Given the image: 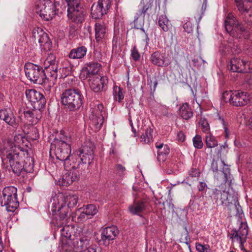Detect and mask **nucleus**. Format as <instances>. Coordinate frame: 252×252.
<instances>
[{
	"mask_svg": "<svg viewBox=\"0 0 252 252\" xmlns=\"http://www.w3.org/2000/svg\"><path fill=\"white\" fill-rule=\"evenodd\" d=\"M78 201V196L75 194H57L53 200L51 211L53 216L52 223L59 228L67 223L68 214L71 208L74 207Z\"/></svg>",
	"mask_w": 252,
	"mask_h": 252,
	"instance_id": "obj_1",
	"label": "nucleus"
},
{
	"mask_svg": "<svg viewBox=\"0 0 252 252\" xmlns=\"http://www.w3.org/2000/svg\"><path fill=\"white\" fill-rule=\"evenodd\" d=\"M19 148L16 147L11 140L4 139L0 144V157L2 166L3 168L12 170L13 173L19 175L24 169L21 162Z\"/></svg>",
	"mask_w": 252,
	"mask_h": 252,
	"instance_id": "obj_2",
	"label": "nucleus"
},
{
	"mask_svg": "<svg viewBox=\"0 0 252 252\" xmlns=\"http://www.w3.org/2000/svg\"><path fill=\"white\" fill-rule=\"evenodd\" d=\"M69 140L70 138L63 135L60 139H55L51 145V149H54L57 158L64 161L65 169H68L71 165V158H69L71 148L68 143Z\"/></svg>",
	"mask_w": 252,
	"mask_h": 252,
	"instance_id": "obj_3",
	"label": "nucleus"
},
{
	"mask_svg": "<svg viewBox=\"0 0 252 252\" xmlns=\"http://www.w3.org/2000/svg\"><path fill=\"white\" fill-rule=\"evenodd\" d=\"M83 96L78 90L69 89L63 94L62 102L71 111L79 109L83 103Z\"/></svg>",
	"mask_w": 252,
	"mask_h": 252,
	"instance_id": "obj_4",
	"label": "nucleus"
},
{
	"mask_svg": "<svg viewBox=\"0 0 252 252\" xmlns=\"http://www.w3.org/2000/svg\"><path fill=\"white\" fill-rule=\"evenodd\" d=\"M17 192V188L14 186L6 187L3 189L0 197L1 204L5 206L8 212H14L19 206Z\"/></svg>",
	"mask_w": 252,
	"mask_h": 252,
	"instance_id": "obj_5",
	"label": "nucleus"
},
{
	"mask_svg": "<svg viewBox=\"0 0 252 252\" xmlns=\"http://www.w3.org/2000/svg\"><path fill=\"white\" fill-rule=\"evenodd\" d=\"M59 7L55 2L51 1L40 0L36 2L35 5L36 12L44 20H51L56 14V11L59 10Z\"/></svg>",
	"mask_w": 252,
	"mask_h": 252,
	"instance_id": "obj_6",
	"label": "nucleus"
},
{
	"mask_svg": "<svg viewBox=\"0 0 252 252\" xmlns=\"http://www.w3.org/2000/svg\"><path fill=\"white\" fill-rule=\"evenodd\" d=\"M67 6V16L72 22L81 23L84 20L81 0H67L65 4Z\"/></svg>",
	"mask_w": 252,
	"mask_h": 252,
	"instance_id": "obj_7",
	"label": "nucleus"
},
{
	"mask_svg": "<svg viewBox=\"0 0 252 252\" xmlns=\"http://www.w3.org/2000/svg\"><path fill=\"white\" fill-rule=\"evenodd\" d=\"M106 116V112L102 103H98L94 108H91V114L90 118L92 120V125L95 131L101 127Z\"/></svg>",
	"mask_w": 252,
	"mask_h": 252,
	"instance_id": "obj_8",
	"label": "nucleus"
},
{
	"mask_svg": "<svg viewBox=\"0 0 252 252\" xmlns=\"http://www.w3.org/2000/svg\"><path fill=\"white\" fill-rule=\"evenodd\" d=\"M94 149L92 143H89L75 151L73 156H77L80 158L81 161L90 165L94 159Z\"/></svg>",
	"mask_w": 252,
	"mask_h": 252,
	"instance_id": "obj_9",
	"label": "nucleus"
},
{
	"mask_svg": "<svg viewBox=\"0 0 252 252\" xmlns=\"http://www.w3.org/2000/svg\"><path fill=\"white\" fill-rule=\"evenodd\" d=\"M240 224L238 229L235 228L232 230L230 238L239 242L240 244V248L242 249L248 235V227L245 222L240 221Z\"/></svg>",
	"mask_w": 252,
	"mask_h": 252,
	"instance_id": "obj_10",
	"label": "nucleus"
},
{
	"mask_svg": "<svg viewBox=\"0 0 252 252\" xmlns=\"http://www.w3.org/2000/svg\"><path fill=\"white\" fill-rule=\"evenodd\" d=\"M230 184H221L220 187L222 191L221 194L220 199L222 203L227 201L229 204H234L237 207V204H238V197L237 194L230 189Z\"/></svg>",
	"mask_w": 252,
	"mask_h": 252,
	"instance_id": "obj_11",
	"label": "nucleus"
},
{
	"mask_svg": "<svg viewBox=\"0 0 252 252\" xmlns=\"http://www.w3.org/2000/svg\"><path fill=\"white\" fill-rule=\"evenodd\" d=\"M250 100V95L247 92L235 91L230 95L229 102L234 106H242L247 104Z\"/></svg>",
	"mask_w": 252,
	"mask_h": 252,
	"instance_id": "obj_12",
	"label": "nucleus"
},
{
	"mask_svg": "<svg viewBox=\"0 0 252 252\" xmlns=\"http://www.w3.org/2000/svg\"><path fill=\"white\" fill-rule=\"evenodd\" d=\"M150 61L154 64L160 67H166L169 65L171 61L168 55L162 54L159 51L154 52L150 57Z\"/></svg>",
	"mask_w": 252,
	"mask_h": 252,
	"instance_id": "obj_13",
	"label": "nucleus"
},
{
	"mask_svg": "<svg viewBox=\"0 0 252 252\" xmlns=\"http://www.w3.org/2000/svg\"><path fill=\"white\" fill-rule=\"evenodd\" d=\"M70 167L68 169H65L66 170H70L76 171L77 174H79V176L82 174H85L89 171V167L90 165L85 163V162L78 161L76 158L71 156V161H70Z\"/></svg>",
	"mask_w": 252,
	"mask_h": 252,
	"instance_id": "obj_14",
	"label": "nucleus"
},
{
	"mask_svg": "<svg viewBox=\"0 0 252 252\" xmlns=\"http://www.w3.org/2000/svg\"><path fill=\"white\" fill-rule=\"evenodd\" d=\"M26 76L29 79L41 78L42 68L31 63H27L25 65Z\"/></svg>",
	"mask_w": 252,
	"mask_h": 252,
	"instance_id": "obj_15",
	"label": "nucleus"
},
{
	"mask_svg": "<svg viewBox=\"0 0 252 252\" xmlns=\"http://www.w3.org/2000/svg\"><path fill=\"white\" fill-rule=\"evenodd\" d=\"M118 228L114 225L105 228L101 233V239L105 245H108L110 241L115 239L119 234Z\"/></svg>",
	"mask_w": 252,
	"mask_h": 252,
	"instance_id": "obj_16",
	"label": "nucleus"
},
{
	"mask_svg": "<svg viewBox=\"0 0 252 252\" xmlns=\"http://www.w3.org/2000/svg\"><path fill=\"white\" fill-rule=\"evenodd\" d=\"M32 36L35 42L37 41L40 46L50 45L49 38L48 34L40 28H34L32 31Z\"/></svg>",
	"mask_w": 252,
	"mask_h": 252,
	"instance_id": "obj_17",
	"label": "nucleus"
},
{
	"mask_svg": "<svg viewBox=\"0 0 252 252\" xmlns=\"http://www.w3.org/2000/svg\"><path fill=\"white\" fill-rule=\"evenodd\" d=\"M101 65L97 63L92 62L87 64L86 66L83 68L81 76L86 75V78L93 77L95 75L98 74Z\"/></svg>",
	"mask_w": 252,
	"mask_h": 252,
	"instance_id": "obj_18",
	"label": "nucleus"
},
{
	"mask_svg": "<svg viewBox=\"0 0 252 252\" xmlns=\"http://www.w3.org/2000/svg\"><path fill=\"white\" fill-rule=\"evenodd\" d=\"M67 171V172L59 180V185L68 186L79 179V174H77L76 171H73L72 169Z\"/></svg>",
	"mask_w": 252,
	"mask_h": 252,
	"instance_id": "obj_19",
	"label": "nucleus"
},
{
	"mask_svg": "<svg viewBox=\"0 0 252 252\" xmlns=\"http://www.w3.org/2000/svg\"><path fill=\"white\" fill-rule=\"evenodd\" d=\"M230 69L234 72H245L247 71L246 62L239 58H233L230 62Z\"/></svg>",
	"mask_w": 252,
	"mask_h": 252,
	"instance_id": "obj_20",
	"label": "nucleus"
},
{
	"mask_svg": "<svg viewBox=\"0 0 252 252\" xmlns=\"http://www.w3.org/2000/svg\"><path fill=\"white\" fill-rule=\"evenodd\" d=\"M24 114L25 117L29 121L31 125L37 124L41 118V110L33 108L32 110L25 109L24 111Z\"/></svg>",
	"mask_w": 252,
	"mask_h": 252,
	"instance_id": "obj_21",
	"label": "nucleus"
},
{
	"mask_svg": "<svg viewBox=\"0 0 252 252\" xmlns=\"http://www.w3.org/2000/svg\"><path fill=\"white\" fill-rule=\"evenodd\" d=\"M233 37L237 38H247L248 37L249 33L247 31V27L241 23H238L234 28H232V31L228 32Z\"/></svg>",
	"mask_w": 252,
	"mask_h": 252,
	"instance_id": "obj_22",
	"label": "nucleus"
},
{
	"mask_svg": "<svg viewBox=\"0 0 252 252\" xmlns=\"http://www.w3.org/2000/svg\"><path fill=\"white\" fill-rule=\"evenodd\" d=\"M156 147L158 149V160L161 162L164 161L168 155L170 149L168 145H164L162 143L156 142Z\"/></svg>",
	"mask_w": 252,
	"mask_h": 252,
	"instance_id": "obj_23",
	"label": "nucleus"
},
{
	"mask_svg": "<svg viewBox=\"0 0 252 252\" xmlns=\"http://www.w3.org/2000/svg\"><path fill=\"white\" fill-rule=\"evenodd\" d=\"M83 211L81 212L78 218L81 219H88L91 216L95 215L98 210L96 207L93 204H90L83 207Z\"/></svg>",
	"mask_w": 252,
	"mask_h": 252,
	"instance_id": "obj_24",
	"label": "nucleus"
},
{
	"mask_svg": "<svg viewBox=\"0 0 252 252\" xmlns=\"http://www.w3.org/2000/svg\"><path fill=\"white\" fill-rule=\"evenodd\" d=\"M87 51V48L83 46L73 48L69 54V58L72 59H82L86 55Z\"/></svg>",
	"mask_w": 252,
	"mask_h": 252,
	"instance_id": "obj_25",
	"label": "nucleus"
},
{
	"mask_svg": "<svg viewBox=\"0 0 252 252\" xmlns=\"http://www.w3.org/2000/svg\"><path fill=\"white\" fill-rule=\"evenodd\" d=\"M95 27V38L97 42L101 41L105 36L106 27L100 23H96Z\"/></svg>",
	"mask_w": 252,
	"mask_h": 252,
	"instance_id": "obj_26",
	"label": "nucleus"
},
{
	"mask_svg": "<svg viewBox=\"0 0 252 252\" xmlns=\"http://www.w3.org/2000/svg\"><path fill=\"white\" fill-rule=\"evenodd\" d=\"M128 209L132 214L140 215L145 210V205L143 202H134L129 206Z\"/></svg>",
	"mask_w": 252,
	"mask_h": 252,
	"instance_id": "obj_27",
	"label": "nucleus"
},
{
	"mask_svg": "<svg viewBox=\"0 0 252 252\" xmlns=\"http://www.w3.org/2000/svg\"><path fill=\"white\" fill-rule=\"evenodd\" d=\"M144 132L140 137V141L143 143H149L153 141L154 130L150 126H146Z\"/></svg>",
	"mask_w": 252,
	"mask_h": 252,
	"instance_id": "obj_28",
	"label": "nucleus"
},
{
	"mask_svg": "<svg viewBox=\"0 0 252 252\" xmlns=\"http://www.w3.org/2000/svg\"><path fill=\"white\" fill-rule=\"evenodd\" d=\"M238 23L239 22L234 15L231 13H228L224 22L225 28L227 32L232 31V28H234Z\"/></svg>",
	"mask_w": 252,
	"mask_h": 252,
	"instance_id": "obj_29",
	"label": "nucleus"
},
{
	"mask_svg": "<svg viewBox=\"0 0 252 252\" xmlns=\"http://www.w3.org/2000/svg\"><path fill=\"white\" fill-rule=\"evenodd\" d=\"M91 14L93 18L98 19L101 18L104 14H107V12L104 11V10L97 3H94L92 6Z\"/></svg>",
	"mask_w": 252,
	"mask_h": 252,
	"instance_id": "obj_30",
	"label": "nucleus"
},
{
	"mask_svg": "<svg viewBox=\"0 0 252 252\" xmlns=\"http://www.w3.org/2000/svg\"><path fill=\"white\" fill-rule=\"evenodd\" d=\"M180 114L181 117L185 120H188L193 116V112L187 103L183 104L181 107Z\"/></svg>",
	"mask_w": 252,
	"mask_h": 252,
	"instance_id": "obj_31",
	"label": "nucleus"
},
{
	"mask_svg": "<svg viewBox=\"0 0 252 252\" xmlns=\"http://www.w3.org/2000/svg\"><path fill=\"white\" fill-rule=\"evenodd\" d=\"M90 81H91L89 83L91 88L96 93L102 91L105 84L104 80H90Z\"/></svg>",
	"mask_w": 252,
	"mask_h": 252,
	"instance_id": "obj_32",
	"label": "nucleus"
},
{
	"mask_svg": "<svg viewBox=\"0 0 252 252\" xmlns=\"http://www.w3.org/2000/svg\"><path fill=\"white\" fill-rule=\"evenodd\" d=\"M52 69L49 66L46 67L44 70L42 69L41 79H49L50 78L57 79V72L56 69H53V67H52Z\"/></svg>",
	"mask_w": 252,
	"mask_h": 252,
	"instance_id": "obj_33",
	"label": "nucleus"
},
{
	"mask_svg": "<svg viewBox=\"0 0 252 252\" xmlns=\"http://www.w3.org/2000/svg\"><path fill=\"white\" fill-rule=\"evenodd\" d=\"M41 93L35 90L31 89L26 91V95L29 102L31 104L32 103H35L36 98H40Z\"/></svg>",
	"mask_w": 252,
	"mask_h": 252,
	"instance_id": "obj_34",
	"label": "nucleus"
},
{
	"mask_svg": "<svg viewBox=\"0 0 252 252\" xmlns=\"http://www.w3.org/2000/svg\"><path fill=\"white\" fill-rule=\"evenodd\" d=\"M39 99L37 98L35 100V103H32L31 105L34 109L40 110L44 108L46 101L44 95L41 93Z\"/></svg>",
	"mask_w": 252,
	"mask_h": 252,
	"instance_id": "obj_35",
	"label": "nucleus"
},
{
	"mask_svg": "<svg viewBox=\"0 0 252 252\" xmlns=\"http://www.w3.org/2000/svg\"><path fill=\"white\" fill-rule=\"evenodd\" d=\"M77 246L81 252L91 245H90L89 239L87 237L85 236L80 238L79 241L77 243Z\"/></svg>",
	"mask_w": 252,
	"mask_h": 252,
	"instance_id": "obj_36",
	"label": "nucleus"
},
{
	"mask_svg": "<svg viewBox=\"0 0 252 252\" xmlns=\"http://www.w3.org/2000/svg\"><path fill=\"white\" fill-rule=\"evenodd\" d=\"M158 23L164 31L166 32L169 29L170 24L165 15H162L159 17Z\"/></svg>",
	"mask_w": 252,
	"mask_h": 252,
	"instance_id": "obj_37",
	"label": "nucleus"
},
{
	"mask_svg": "<svg viewBox=\"0 0 252 252\" xmlns=\"http://www.w3.org/2000/svg\"><path fill=\"white\" fill-rule=\"evenodd\" d=\"M205 143L207 147L209 148H214L218 145L217 140L210 133L206 134Z\"/></svg>",
	"mask_w": 252,
	"mask_h": 252,
	"instance_id": "obj_38",
	"label": "nucleus"
},
{
	"mask_svg": "<svg viewBox=\"0 0 252 252\" xmlns=\"http://www.w3.org/2000/svg\"><path fill=\"white\" fill-rule=\"evenodd\" d=\"M234 2L238 11L241 14L247 13L249 12V8L244 4V0H235Z\"/></svg>",
	"mask_w": 252,
	"mask_h": 252,
	"instance_id": "obj_39",
	"label": "nucleus"
},
{
	"mask_svg": "<svg viewBox=\"0 0 252 252\" xmlns=\"http://www.w3.org/2000/svg\"><path fill=\"white\" fill-rule=\"evenodd\" d=\"M113 95L114 99L116 100H118L119 102H121L124 97L122 89L117 86H114Z\"/></svg>",
	"mask_w": 252,
	"mask_h": 252,
	"instance_id": "obj_40",
	"label": "nucleus"
},
{
	"mask_svg": "<svg viewBox=\"0 0 252 252\" xmlns=\"http://www.w3.org/2000/svg\"><path fill=\"white\" fill-rule=\"evenodd\" d=\"M34 83H38L43 85L45 89L50 90L54 84V82H51L50 80H32Z\"/></svg>",
	"mask_w": 252,
	"mask_h": 252,
	"instance_id": "obj_41",
	"label": "nucleus"
},
{
	"mask_svg": "<svg viewBox=\"0 0 252 252\" xmlns=\"http://www.w3.org/2000/svg\"><path fill=\"white\" fill-rule=\"evenodd\" d=\"M97 4L101 6V8L104 10V11H106L107 13L111 6L112 0H98Z\"/></svg>",
	"mask_w": 252,
	"mask_h": 252,
	"instance_id": "obj_42",
	"label": "nucleus"
},
{
	"mask_svg": "<svg viewBox=\"0 0 252 252\" xmlns=\"http://www.w3.org/2000/svg\"><path fill=\"white\" fill-rule=\"evenodd\" d=\"M193 146L195 148L201 149L203 147V143L202 138L199 135H196L192 139Z\"/></svg>",
	"mask_w": 252,
	"mask_h": 252,
	"instance_id": "obj_43",
	"label": "nucleus"
},
{
	"mask_svg": "<svg viewBox=\"0 0 252 252\" xmlns=\"http://www.w3.org/2000/svg\"><path fill=\"white\" fill-rule=\"evenodd\" d=\"M61 234L62 237L67 239L71 238V232L70 231V227L69 225H64L60 230Z\"/></svg>",
	"mask_w": 252,
	"mask_h": 252,
	"instance_id": "obj_44",
	"label": "nucleus"
},
{
	"mask_svg": "<svg viewBox=\"0 0 252 252\" xmlns=\"http://www.w3.org/2000/svg\"><path fill=\"white\" fill-rule=\"evenodd\" d=\"M199 124L203 132L206 134L210 133L209 125L206 120L201 119L199 121Z\"/></svg>",
	"mask_w": 252,
	"mask_h": 252,
	"instance_id": "obj_45",
	"label": "nucleus"
},
{
	"mask_svg": "<svg viewBox=\"0 0 252 252\" xmlns=\"http://www.w3.org/2000/svg\"><path fill=\"white\" fill-rule=\"evenodd\" d=\"M1 119L4 121L7 124L13 127H16L18 126L17 123L16 122V118L13 114H12V116H10V117L8 116L7 118H1Z\"/></svg>",
	"mask_w": 252,
	"mask_h": 252,
	"instance_id": "obj_46",
	"label": "nucleus"
},
{
	"mask_svg": "<svg viewBox=\"0 0 252 252\" xmlns=\"http://www.w3.org/2000/svg\"><path fill=\"white\" fill-rule=\"evenodd\" d=\"M56 56L53 53L49 54L45 60V63H49L51 65H55L56 63Z\"/></svg>",
	"mask_w": 252,
	"mask_h": 252,
	"instance_id": "obj_47",
	"label": "nucleus"
},
{
	"mask_svg": "<svg viewBox=\"0 0 252 252\" xmlns=\"http://www.w3.org/2000/svg\"><path fill=\"white\" fill-rule=\"evenodd\" d=\"M131 56L134 61L139 60L140 55L136 46H134L131 51Z\"/></svg>",
	"mask_w": 252,
	"mask_h": 252,
	"instance_id": "obj_48",
	"label": "nucleus"
},
{
	"mask_svg": "<svg viewBox=\"0 0 252 252\" xmlns=\"http://www.w3.org/2000/svg\"><path fill=\"white\" fill-rule=\"evenodd\" d=\"M196 249L198 252H209V247L208 245L196 243Z\"/></svg>",
	"mask_w": 252,
	"mask_h": 252,
	"instance_id": "obj_49",
	"label": "nucleus"
},
{
	"mask_svg": "<svg viewBox=\"0 0 252 252\" xmlns=\"http://www.w3.org/2000/svg\"><path fill=\"white\" fill-rule=\"evenodd\" d=\"M13 114L10 109L1 110L0 111V118H7L8 116H12Z\"/></svg>",
	"mask_w": 252,
	"mask_h": 252,
	"instance_id": "obj_50",
	"label": "nucleus"
},
{
	"mask_svg": "<svg viewBox=\"0 0 252 252\" xmlns=\"http://www.w3.org/2000/svg\"><path fill=\"white\" fill-rule=\"evenodd\" d=\"M199 174L200 172L197 169L191 168L189 172L188 180H189L190 178H197L199 176Z\"/></svg>",
	"mask_w": 252,
	"mask_h": 252,
	"instance_id": "obj_51",
	"label": "nucleus"
},
{
	"mask_svg": "<svg viewBox=\"0 0 252 252\" xmlns=\"http://www.w3.org/2000/svg\"><path fill=\"white\" fill-rule=\"evenodd\" d=\"M183 28L185 32L190 33L193 31V26L190 21H187L184 24Z\"/></svg>",
	"mask_w": 252,
	"mask_h": 252,
	"instance_id": "obj_52",
	"label": "nucleus"
},
{
	"mask_svg": "<svg viewBox=\"0 0 252 252\" xmlns=\"http://www.w3.org/2000/svg\"><path fill=\"white\" fill-rule=\"evenodd\" d=\"M116 174L119 176H122L125 174L126 168L121 164H117L116 165Z\"/></svg>",
	"mask_w": 252,
	"mask_h": 252,
	"instance_id": "obj_53",
	"label": "nucleus"
},
{
	"mask_svg": "<svg viewBox=\"0 0 252 252\" xmlns=\"http://www.w3.org/2000/svg\"><path fill=\"white\" fill-rule=\"evenodd\" d=\"M158 84V82L156 80H150V81L148 83V85L150 86L151 92L152 93H154L156 89L157 85Z\"/></svg>",
	"mask_w": 252,
	"mask_h": 252,
	"instance_id": "obj_54",
	"label": "nucleus"
},
{
	"mask_svg": "<svg viewBox=\"0 0 252 252\" xmlns=\"http://www.w3.org/2000/svg\"><path fill=\"white\" fill-rule=\"evenodd\" d=\"M177 139L178 141L183 142L185 141L186 136L184 133L183 131H180L179 132H178L177 133Z\"/></svg>",
	"mask_w": 252,
	"mask_h": 252,
	"instance_id": "obj_55",
	"label": "nucleus"
},
{
	"mask_svg": "<svg viewBox=\"0 0 252 252\" xmlns=\"http://www.w3.org/2000/svg\"><path fill=\"white\" fill-rule=\"evenodd\" d=\"M221 123L223 126V128L224 130V132L225 133L226 136H227L228 135V129L227 127V123L224 121L223 119H220Z\"/></svg>",
	"mask_w": 252,
	"mask_h": 252,
	"instance_id": "obj_56",
	"label": "nucleus"
},
{
	"mask_svg": "<svg viewBox=\"0 0 252 252\" xmlns=\"http://www.w3.org/2000/svg\"><path fill=\"white\" fill-rule=\"evenodd\" d=\"M66 0H55V3L58 4V6H61V8L62 9L66 8V5H65V2Z\"/></svg>",
	"mask_w": 252,
	"mask_h": 252,
	"instance_id": "obj_57",
	"label": "nucleus"
},
{
	"mask_svg": "<svg viewBox=\"0 0 252 252\" xmlns=\"http://www.w3.org/2000/svg\"><path fill=\"white\" fill-rule=\"evenodd\" d=\"M211 168L213 171L214 172H216L218 171L217 162L215 161L214 160H213L212 163Z\"/></svg>",
	"mask_w": 252,
	"mask_h": 252,
	"instance_id": "obj_58",
	"label": "nucleus"
},
{
	"mask_svg": "<svg viewBox=\"0 0 252 252\" xmlns=\"http://www.w3.org/2000/svg\"><path fill=\"white\" fill-rule=\"evenodd\" d=\"M81 252H96V250L91 246Z\"/></svg>",
	"mask_w": 252,
	"mask_h": 252,
	"instance_id": "obj_59",
	"label": "nucleus"
},
{
	"mask_svg": "<svg viewBox=\"0 0 252 252\" xmlns=\"http://www.w3.org/2000/svg\"><path fill=\"white\" fill-rule=\"evenodd\" d=\"M206 185L205 183L200 182L199 186L198 187V190L199 191H202L204 189Z\"/></svg>",
	"mask_w": 252,
	"mask_h": 252,
	"instance_id": "obj_60",
	"label": "nucleus"
},
{
	"mask_svg": "<svg viewBox=\"0 0 252 252\" xmlns=\"http://www.w3.org/2000/svg\"><path fill=\"white\" fill-rule=\"evenodd\" d=\"M185 243L188 245V246L189 247V241H190V238H189V233L188 232H187L186 234V236H185Z\"/></svg>",
	"mask_w": 252,
	"mask_h": 252,
	"instance_id": "obj_61",
	"label": "nucleus"
},
{
	"mask_svg": "<svg viewBox=\"0 0 252 252\" xmlns=\"http://www.w3.org/2000/svg\"><path fill=\"white\" fill-rule=\"evenodd\" d=\"M247 71L246 72H249L251 70H252V62H247Z\"/></svg>",
	"mask_w": 252,
	"mask_h": 252,
	"instance_id": "obj_62",
	"label": "nucleus"
},
{
	"mask_svg": "<svg viewBox=\"0 0 252 252\" xmlns=\"http://www.w3.org/2000/svg\"><path fill=\"white\" fill-rule=\"evenodd\" d=\"M129 123H130V126L131 127V130L132 131V132L135 134L136 133V128H135V127L133 125V123H132L131 120L130 119H129Z\"/></svg>",
	"mask_w": 252,
	"mask_h": 252,
	"instance_id": "obj_63",
	"label": "nucleus"
},
{
	"mask_svg": "<svg viewBox=\"0 0 252 252\" xmlns=\"http://www.w3.org/2000/svg\"><path fill=\"white\" fill-rule=\"evenodd\" d=\"M148 9V7H147L146 6H144L141 11V14H143V17H144V16H145V14L146 12V11H147V10Z\"/></svg>",
	"mask_w": 252,
	"mask_h": 252,
	"instance_id": "obj_64",
	"label": "nucleus"
}]
</instances>
